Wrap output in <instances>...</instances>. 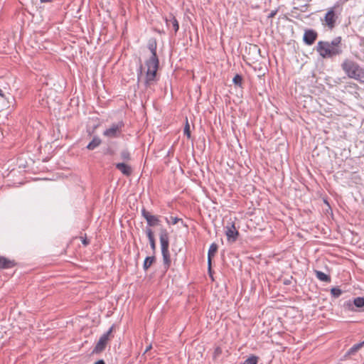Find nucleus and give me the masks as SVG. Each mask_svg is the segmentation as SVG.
Segmentation results:
<instances>
[{"label": "nucleus", "instance_id": "nucleus-1", "mask_svg": "<svg viewBox=\"0 0 364 364\" xmlns=\"http://www.w3.org/2000/svg\"><path fill=\"white\" fill-rule=\"evenodd\" d=\"M147 47L151 55L145 62L147 70L146 72L144 84L146 88L151 87L157 81V70L159 67V60L156 53L157 42L156 38H153L149 39Z\"/></svg>", "mask_w": 364, "mask_h": 364}, {"label": "nucleus", "instance_id": "nucleus-2", "mask_svg": "<svg viewBox=\"0 0 364 364\" xmlns=\"http://www.w3.org/2000/svg\"><path fill=\"white\" fill-rule=\"evenodd\" d=\"M316 50L323 58H332L343 53L341 36L334 38L331 42L320 41L317 43Z\"/></svg>", "mask_w": 364, "mask_h": 364}, {"label": "nucleus", "instance_id": "nucleus-3", "mask_svg": "<svg viewBox=\"0 0 364 364\" xmlns=\"http://www.w3.org/2000/svg\"><path fill=\"white\" fill-rule=\"evenodd\" d=\"M341 68L349 78L364 83V68L354 60L345 59L341 63Z\"/></svg>", "mask_w": 364, "mask_h": 364}, {"label": "nucleus", "instance_id": "nucleus-4", "mask_svg": "<svg viewBox=\"0 0 364 364\" xmlns=\"http://www.w3.org/2000/svg\"><path fill=\"white\" fill-rule=\"evenodd\" d=\"M159 240L163 257L164 268L167 271L171 267V259L169 252V234L166 228L160 229Z\"/></svg>", "mask_w": 364, "mask_h": 364}, {"label": "nucleus", "instance_id": "nucleus-5", "mask_svg": "<svg viewBox=\"0 0 364 364\" xmlns=\"http://www.w3.org/2000/svg\"><path fill=\"white\" fill-rule=\"evenodd\" d=\"M342 8L338 2L336 3L333 6L328 9L323 19H321L323 25L332 30L335 28L336 22L341 14Z\"/></svg>", "mask_w": 364, "mask_h": 364}, {"label": "nucleus", "instance_id": "nucleus-6", "mask_svg": "<svg viewBox=\"0 0 364 364\" xmlns=\"http://www.w3.org/2000/svg\"><path fill=\"white\" fill-rule=\"evenodd\" d=\"M114 328V325H112L106 333H105L100 336L98 342L97 343V344L95 345V348L92 350V354H98L105 350L108 341L111 338L114 337V336L112 335Z\"/></svg>", "mask_w": 364, "mask_h": 364}, {"label": "nucleus", "instance_id": "nucleus-7", "mask_svg": "<svg viewBox=\"0 0 364 364\" xmlns=\"http://www.w3.org/2000/svg\"><path fill=\"white\" fill-rule=\"evenodd\" d=\"M124 127L123 121L113 123L111 127L103 132V135L107 138L114 139L121 136L122 129Z\"/></svg>", "mask_w": 364, "mask_h": 364}, {"label": "nucleus", "instance_id": "nucleus-8", "mask_svg": "<svg viewBox=\"0 0 364 364\" xmlns=\"http://www.w3.org/2000/svg\"><path fill=\"white\" fill-rule=\"evenodd\" d=\"M141 213L142 217L146 220L147 228L159 225L161 221L159 216L151 215L145 208L141 209Z\"/></svg>", "mask_w": 364, "mask_h": 364}, {"label": "nucleus", "instance_id": "nucleus-9", "mask_svg": "<svg viewBox=\"0 0 364 364\" xmlns=\"http://www.w3.org/2000/svg\"><path fill=\"white\" fill-rule=\"evenodd\" d=\"M225 235L229 242H235L239 236V232L233 222L228 223L225 227Z\"/></svg>", "mask_w": 364, "mask_h": 364}, {"label": "nucleus", "instance_id": "nucleus-10", "mask_svg": "<svg viewBox=\"0 0 364 364\" xmlns=\"http://www.w3.org/2000/svg\"><path fill=\"white\" fill-rule=\"evenodd\" d=\"M164 21L168 28H172L173 33L176 35L179 30V23L176 16L173 14L164 17Z\"/></svg>", "mask_w": 364, "mask_h": 364}, {"label": "nucleus", "instance_id": "nucleus-11", "mask_svg": "<svg viewBox=\"0 0 364 364\" xmlns=\"http://www.w3.org/2000/svg\"><path fill=\"white\" fill-rule=\"evenodd\" d=\"M317 37L318 33L316 31L313 29H306L304 31L303 41L305 44L308 46H311L314 43V42L317 39Z\"/></svg>", "mask_w": 364, "mask_h": 364}, {"label": "nucleus", "instance_id": "nucleus-12", "mask_svg": "<svg viewBox=\"0 0 364 364\" xmlns=\"http://www.w3.org/2000/svg\"><path fill=\"white\" fill-rule=\"evenodd\" d=\"M115 168L127 177H129L133 173L132 167L124 162L115 164Z\"/></svg>", "mask_w": 364, "mask_h": 364}, {"label": "nucleus", "instance_id": "nucleus-13", "mask_svg": "<svg viewBox=\"0 0 364 364\" xmlns=\"http://www.w3.org/2000/svg\"><path fill=\"white\" fill-rule=\"evenodd\" d=\"M218 245L215 242L212 243L209 247L208 252V269L210 275H211V268H212V259L215 256V253L218 251Z\"/></svg>", "mask_w": 364, "mask_h": 364}, {"label": "nucleus", "instance_id": "nucleus-14", "mask_svg": "<svg viewBox=\"0 0 364 364\" xmlns=\"http://www.w3.org/2000/svg\"><path fill=\"white\" fill-rule=\"evenodd\" d=\"M16 262L14 259H8L6 257L0 256V269H6L14 267Z\"/></svg>", "mask_w": 364, "mask_h": 364}, {"label": "nucleus", "instance_id": "nucleus-15", "mask_svg": "<svg viewBox=\"0 0 364 364\" xmlns=\"http://www.w3.org/2000/svg\"><path fill=\"white\" fill-rule=\"evenodd\" d=\"M146 234L149 239L151 249L152 250L153 255H155L156 250V240L154 237V232L150 228H146Z\"/></svg>", "mask_w": 364, "mask_h": 364}, {"label": "nucleus", "instance_id": "nucleus-16", "mask_svg": "<svg viewBox=\"0 0 364 364\" xmlns=\"http://www.w3.org/2000/svg\"><path fill=\"white\" fill-rule=\"evenodd\" d=\"M102 143L101 139L97 136L93 137L92 140L87 144V149L89 150H94Z\"/></svg>", "mask_w": 364, "mask_h": 364}, {"label": "nucleus", "instance_id": "nucleus-17", "mask_svg": "<svg viewBox=\"0 0 364 364\" xmlns=\"http://www.w3.org/2000/svg\"><path fill=\"white\" fill-rule=\"evenodd\" d=\"M156 262V257L154 255H153L151 257H146L144 261V264H143V269H144V271H146L151 265L153 263H154Z\"/></svg>", "mask_w": 364, "mask_h": 364}, {"label": "nucleus", "instance_id": "nucleus-18", "mask_svg": "<svg viewBox=\"0 0 364 364\" xmlns=\"http://www.w3.org/2000/svg\"><path fill=\"white\" fill-rule=\"evenodd\" d=\"M315 273H316V277L321 282H331V277L329 275H327L326 274L321 272V271H318V270H316L315 271Z\"/></svg>", "mask_w": 364, "mask_h": 364}, {"label": "nucleus", "instance_id": "nucleus-19", "mask_svg": "<svg viewBox=\"0 0 364 364\" xmlns=\"http://www.w3.org/2000/svg\"><path fill=\"white\" fill-rule=\"evenodd\" d=\"M120 158L124 163L131 161L132 156L130 151L128 149H123L120 152Z\"/></svg>", "mask_w": 364, "mask_h": 364}, {"label": "nucleus", "instance_id": "nucleus-20", "mask_svg": "<svg viewBox=\"0 0 364 364\" xmlns=\"http://www.w3.org/2000/svg\"><path fill=\"white\" fill-rule=\"evenodd\" d=\"M343 307L345 310H347V311H353V312L358 311V310H357V309L354 308L353 301H351V300L346 301L343 304Z\"/></svg>", "mask_w": 364, "mask_h": 364}, {"label": "nucleus", "instance_id": "nucleus-21", "mask_svg": "<svg viewBox=\"0 0 364 364\" xmlns=\"http://www.w3.org/2000/svg\"><path fill=\"white\" fill-rule=\"evenodd\" d=\"M354 308H363L364 307V297H356L353 300Z\"/></svg>", "mask_w": 364, "mask_h": 364}, {"label": "nucleus", "instance_id": "nucleus-22", "mask_svg": "<svg viewBox=\"0 0 364 364\" xmlns=\"http://www.w3.org/2000/svg\"><path fill=\"white\" fill-rule=\"evenodd\" d=\"M364 345V341L363 342H360L359 343L353 345L348 351V355L354 354L355 352H357L359 349H360Z\"/></svg>", "mask_w": 364, "mask_h": 364}, {"label": "nucleus", "instance_id": "nucleus-23", "mask_svg": "<svg viewBox=\"0 0 364 364\" xmlns=\"http://www.w3.org/2000/svg\"><path fill=\"white\" fill-rule=\"evenodd\" d=\"M232 82L236 86H239L240 87H242V75H240L239 74L235 75L232 79Z\"/></svg>", "mask_w": 364, "mask_h": 364}, {"label": "nucleus", "instance_id": "nucleus-24", "mask_svg": "<svg viewBox=\"0 0 364 364\" xmlns=\"http://www.w3.org/2000/svg\"><path fill=\"white\" fill-rule=\"evenodd\" d=\"M342 290L338 287H333L331 289V294L334 298H338L342 294Z\"/></svg>", "mask_w": 364, "mask_h": 364}, {"label": "nucleus", "instance_id": "nucleus-25", "mask_svg": "<svg viewBox=\"0 0 364 364\" xmlns=\"http://www.w3.org/2000/svg\"><path fill=\"white\" fill-rule=\"evenodd\" d=\"M257 363L258 357L252 355L245 360L244 364H257Z\"/></svg>", "mask_w": 364, "mask_h": 364}, {"label": "nucleus", "instance_id": "nucleus-26", "mask_svg": "<svg viewBox=\"0 0 364 364\" xmlns=\"http://www.w3.org/2000/svg\"><path fill=\"white\" fill-rule=\"evenodd\" d=\"M184 134L188 138L190 139L191 137V131H190V126H189V124H188V119H186V125H185V127H184Z\"/></svg>", "mask_w": 364, "mask_h": 364}, {"label": "nucleus", "instance_id": "nucleus-27", "mask_svg": "<svg viewBox=\"0 0 364 364\" xmlns=\"http://www.w3.org/2000/svg\"><path fill=\"white\" fill-rule=\"evenodd\" d=\"M143 70H144L143 65L141 63H140V65L137 70V81H138V82H140V80H141V78L143 77Z\"/></svg>", "mask_w": 364, "mask_h": 364}, {"label": "nucleus", "instance_id": "nucleus-28", "mask_svg": "<svg viewBox=\"0 0 364 364\" xmlns=\"http://www.w3.org/2000/svg\"><path fill=\"white\" fill-rule=\"evenodd\" d=\"M223 353L222 348L220 346H217L213 352V358H218Z\"/></svg>", "mask_w": 364, "mask_h": 364}, {"label": "nucleus", "instance_id": "nucleus-29", "mask_svg": "<svg viewBox=\"0 0 364 364\" xmlns=\"http://www.w3.org/2000/svg\"><path fill=\"white\" fill-rule=\"evenodd\" d=\"M171 223L173 225H176L179 221H181L183 223V220L181 218H178V217H171Z\"/></svg>", "mask_w": 364, "mask_h": 364}, {"label": "nucleus", "instance_id": "nucleus-30", "mask_svg": "<svg viewBox=\"0 0 364 364\" xmlns=\"http://www.w3.org/2000/svg\"><path fill=\"white\" fill-rule=\"evenodd\" d=\"M278 12V9L272 10L267 16L268 18H274Z\"/></svg>", "mask_w": 364, "mask_h": 364}, {"label": "nucleus", "instance_id": "nucleus-31", "mask_svg": "<svg viewBox=\"0 0 364 364\" xmlns=\"http://www.w3.org/2000/svg\"><path fill=\"white\" fill-rule=\"evenodd\" d=\"M82 242L84 246H87L90 244V240L86 237H82Z\"/></svg>", "mask_w": 364, "mask_h": 364}, {"label": "nucleus", "instance_id": "nucleus-32", "mask_svg": "<svg viewBox=\"0 0 364 364\" xmlns=\"http://www.w3.org/2000/svg\"><path fill=\"white\" fill-rule=\"evenodd\" d=\"M252 48L255 50V51H257L258 53L260 52V49L258 48V46L257 45H253L252 46Z\"/></svg>", "mask_w": 364, "mask_h": 364}, {"label": "nucleus", "instance_id": "nucleus-33", "mask_svg": "<svg viewBox=\"0 0 364 364\" xmlns=\"http://www.w3.org/2000/svg\"><path fill=\"white\" fill-rule=\"evenodd\" d=\"M94 364H105V363L103 360L101 359L95 362Z\"/></svg>", "mask_w": 364, "mask_h": 364}, {"label": "nucleus", "instance_id": "nucleus-34", "mask_svg": "<svg viewBox=\"0 0 364 364\" xmlns=\"http://www.w3.org/2000/svg\"><path fill=\"white\" fill-rule=\"evenodd\" d=\"M41 3H50L52 2L53 0H40Z\"/></svg>", "mask_w": 364, "mask_h": 364}, {"label": "nucleus", "instance_id": "nucleus-35", "mask_svg": "<svg viewBox=\"0 0 364 364\" xmlns=\"http://www.w3.org/2000/svg\"><path fill=\"white\" fill-rule=\"evenodd\" d=\"M151 349V345L148 346L145 350V353L148 352Z\"/></svg>", "mask_w": 364, "mask_h": 364}, {"label": "nucleus", "instance_id": "nucleus-36", "mask_svg": "<svg viewBox=\"0 0 364 364\" xmlns=\"http://www.w3.org/2000/svg\"><path fill=\"white\" fill-rule=\"evenodd\" d=\"M289 283H290V282H289V280L285 281V282H284V284H286V285L289 284Z\"/></svg>", "mask_w": 364, "mask_h": 364}, {"label": "nucleus", "instance_id": "nucleus-37", "mask_svg": "<svg viewBox=\"0 0 364 364\" xmlns=\"http://www.w3.org/2000/svg\"><path fill=\"white\" fill-rule=\"evenodd\" d=\"M166 222H167L168 223H169V221L168 220V218H166Z\"/></svg>", "mask_w": 364, "mask_h": 364}]
</instances>
